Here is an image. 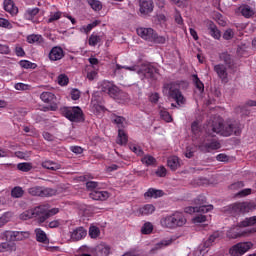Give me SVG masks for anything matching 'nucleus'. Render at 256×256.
<instances>
[{
    "label": "nucleus",
    "instance_id": "obj_1",
    "mask_svg": "<svg viewBox=\"0 0 256 256\" xmlns=\"http://www.w3.org/2000/svg\"><path fill=\"white\" fill-rule=\"evenodd\" d=\"M59 208L49 209V205H39L32 209L26 210L19 215L21 221H29V219H37L38 223H45L47 219L57 215Z\"/></svg>",
    "mask_w": 256,
    "mask_h": 256
},
{
    "label": "nucleus",
    "instance_id": "obj_2",
    "mask_svg": "<svg viewBox=\"0 0 256 256\" xmlns=\"http://www.w3.org/2000/svg\"><path fill=\"white\" fill-rule=\"evenodd\" d=\"M212 131L213 133L221 135L222 137H231V135L239 137V135H241L242 132L241 123L237 121H214L212 123Z\"/></svg>",
    "mask_w": 256,
    "mask_h": 256
},
{
    "label": "nucleus",
    "instance_id": "obj_3",
    "mask_svg": "<svg viewBox=\"0 0 256 256\" xmlns=\"http://www.w3.org/2000/svg\"><path fill=\"white\" fill-rule=\"evenodd\" d=\"M252 225H256V216H252L249 218H245L238 225L231 227L226 236L228 239H237L238 237H247V235H251V233H256V229H245V227H252Z\"/></svg>",
    "mask_w": 256,
    "mask_h": 256
},
{
    "label": "nucleus",
    "instance_id": "obj_4",
    "mask_svg": "<svg viewBox=\"0 0 256 256\" xmlns=\"http://www.w3.org/2000/svg\"><path fill=\"white\" fill-rule=\"evenodd\" d=\"M116 69H126L127 71H136L140 79H148V81L157 80V75H159V69L152 64H142L141 66H121L116 64Z\"/></svg>",
    "mask_w": 256,
    "mask_h": 256
},
{
    "label": "nucleus",
    "instance_id": "obj_5",
    "mask_svg": "<svg viewBox=\"0 0 256 256\" xmlns=\"http://www.w3.org/2000/svg\"><path fill=\"white\" fill-rule=\"evenodd\" d=\"M163 93H166L168 99H173L177 105H185L186 99L183 93L179 89V84L175 82L166 83L163 86Z\"/></svg>",
    "mask_w": 256,
    "mask_h": 256
},
{
    "label": "nucleus",
    "instance_id": "obj_6",
    "mask_svg": "<svg viewBox=\"0 0 256 256\" xmlns=\"http://www.w3.org/2000/svg\"><path fill=\"white\" fill-rule=\"evenodd\" d=\"M60 113L63 117L71 121V123H84L85 122V114L83 110L79 106L74 107H62L60 109Z\"/></svg>",
    "mask_w": 256,
    "mask_h": 256
},
{
    "label": "nucleus",
    "instance_id": "obj_7",
    "mask_svg": "<svg viewBox=\"0 0 256 256\" xmlns=\"http://www.w3.org/2000/svg\"><path fill=\"white\" fill-rule=\"evenodd\" d=\"M136 32L137 35L141 37V39H144L145 41H150V43H157L163 45L167 41V38H165L164 36H159V34H157V32L153 30V28L141 27L137 28Z\"/></svg>",
    "mask_w": 256,
    "mask_h": 256
},
{
    "label": "nucleus",
    "instance_id": "obj_8",
    "mask_svg": "<svg viewBox=\"0 0 256 256\" xmlns=\"http://www.w3.org/2000/svg\"><path fill=\"white\" fill-rule=\"evenodd\" d=\"M29 195L32 197H53L57 192L53 188L43 186H33L28 189Z\"/></svg>",
    "mask_w": 256,
    "mask_h": 256
},
{
    "label": "nucleus",
    "instance_id": "obj_9",
    "mask_svg": "<svg viewBox=\"0 0 256 256\" xmlns=\"http://www.w3.org/2000/svg\"><path fill=\"white\" fill-rule=\"evenodd\" d=\"M3 237L6 241H25V239H29L31 237V233L29 231H5L3 233Z\"/></svg>",
    "mask_w": 256,
    "mask_h": 256
},
{
    "label": "nucleus",
    "instance_id": "obj_10",
    "mask_svg": "<svg viewBox=\"0 0 256 256\" xmlns=\"http://www.w3.org/2000/svg\"><path fill=\"white\" fill-rule=\"evenodd\" d=\"M253 209V204L249 202H237L229 206V211L234 217L241 213H249Z\"/></svg>",
    "mask_w": 256,
    "mask_h": 256
},
{
    "label": "nucleus",
    "instance_id": "obj_11",
    "mask_svg": "<svg viewBox=\"0 0 256 256\" xmlns=\"http://www.w3.org/2000/svg\"><path fill=\"white\" fill-rule=\"evenodd\" d=\"M208 142L202 141L198 144V149L202 153H211V151H217L221 149V142L217 139L207 140Z\"/></svg>",
    "mask_w": 256,
    "mask_h": 256
},
{
    "label": "nucleus",
    "instance_id": "obj_12",
    "mask_svg": "<svg viewBox=\"0 0 256 256\" xmlns=\"http://www.w3.org/2000/svg\"><path fill=\"white\" fill-rule=\"evenodd\" d=\"M253 247V243L251 242H240L232 246L229 250L231 256H242L249 251Z\"/></svg>",
    "mask_w": 256,
    "mask_h": 256
},
{
    "label": "nucleus",
    "instance_id": "obj_13",
    "mask_svg": "<svg viewBox=\"0 0 256 256\" xmlns=\"http://www.w3.org/2000/svg\"><path fill=\"white\" fill-rule=\"evenodd\" d=\"M89 253H92L94 256H109L111 255V246L109 244L101 242L93 248L87 250Z\"/></svg>",
    "mask_w": 256,
    "mask_h": 256
},
{
    "label": "nucleus",
    "instance_id": "obj_14",
    "mask_svg": "<svg viewBox=\"0 0 256 256\" xmlns=\"http://www.w3.org/2000/svg\"><path fill=\"white\" fill-rule=\"evenodd\" d=\"M40 99L41 101H43V103H48L50 105V111H57L58 107L57 103H55V101H57V97H55V94H53V92H43L40 95Z\"/></svg>",
    "mask_w": 256,
    "mask_h": 256
},
{
    "label": "nucleus",
    "instance_id": "obj_15",
    "mask_svg": "<svg viewBox=\"0 0 256 256\" xmlns=\"http://www.w3.org/2000/svg\"><path fill=\"white\" fill-rule=\"evenodd\" d=\"M108 95L112 99H115V101H125V99H127V93L119 89L115 84L110 88Z\"/></svg>",
    "mask_w": 256,
    "mask_h": 256
},
{
    "label": "nucleus",
    "instance_id": "obj_16",
    "mask_svg": "<svg viewBox=\"0 0 256 256\" xmlns=\"http://www.w3.org/2000/svg\"><path fill=\"white\" fill-rule=\"evenodd\" d=\"M139 7L142 15H149V13H153L155 5L153 0H139Z\"/></svg>",
    "mask_w": 256,
    "mask_h": 256
},
{
    "label": "nucleus",
    "instance_id": "obj_17",
    "mask_svg": "<svg viewBox=\"0 0 256 256\" xmlns=\"http://www.w3.org/2000/svg\"><path fill=\"white\" fill-rule=\"evenodd\" d=\"M50 61H61L65 57V51L60 46H54L48 55Z\"/></svg>",
    "mask_w": 256,
    "mask_h": 256
},
{
    "label": "nucleus",
    "instance_id": "obj_18",
    "mask_svg": "<svg viewBox=\"0 0 256 256\" xmlns=\"http://www.w3.org/2000/svg\"><path fill=\"white\" fill-rule=\"evenodd\" d=\"M185 213H209V211H213V205L210 206H189L184 209Z\"/></svg>",
    "mask_w": 256,
    "mask_h": 256
},
{
    "label": "nucleus",
    "instance_id": "obj_19",
    "mask_svg": "<svg viewBox=\"0 0 256 256\" xmlns=\"http://www.w3.org/2000/svg\"><path fill=\"white\" fill-rule=\"evenodd\" d=\"M109 197H111V194L108 191L93 190L90 193V198L94 201H107Z\"/></svg>",
    "mask_w": 256,
    "mask_h": 256
},
{
    "label": "nucleus",
    "instance_id": "obj_20",
    "mask_svg": "<svg viewBox=\"0 0 256 256\" xmlns=\"http://www.w3.org/2000/svg\"><path fill=\"white\" fill-rule=\"evenodd\" d=\"M160 225L166 229H177L173 214L162 217L160 220Z\"/></svg>",
    "mask_w": 256,
    "mask_h": 256
},
{
    "label": "nucleus",
    "instance_id": "obj_21",
    "mask_svg": "<svg viewBox=\"0 0 256 256\" xmlns=\"http://www.w3.org/2000/svg\"><path fill=\"white\" fill-rule=\"evenodd\" d=\"M214 71L218 75L219 79L223 82H227V67L223 64L214 65Z\"/></svg>",
    "mask_w": 256,
    "mask_h": 256
},
{
    "label": "nucleus",
    "instance_id": "obj_22",
    "mask_svg": "<svg viewBox=\"0 0 256 256\" xmlns=\"http://www.w3.org/2000/svg\"><path fill=\"white\" fill-rule=\"evenodd\" d=\"M3 6L4 10L12 16L19 13V8L15 5L13 0H4Z\"/></svg>",
    "mask_w": 256,
    "mask_h": 256
},
{
    "label": "nucleus",
    "instance_id": "obj_23",
    "mask_svg": "<svg viewBox=\"0 0 256 256\" xmlns=\"http://www.w3.org/2000/svg\"><path fill=\"white\" fill-rule=\"evenodd\" d=\"M87 237V231L83 227H78L74 229L71 233L72 241H81Z\"/></svg>",
    "mask_w": 256,
    "mask_h": 256
},
{
    "label": "nucleus",
    "instance_id": "obj_24",
    "mask_svg": "<svg viewBox=\"0 0 256 256\" xmlns=\"http://www.w3.org/2000/svg\"><path fill=\"white\" fill-rule=\"evenodd\" d=\"M208 31L209 35L213 37V39H221V31L219 30V28H217V25H215L213 21L208 22Z\"/></svg>",
    "mask_w": 256,
    "mask_h": 256
},
{
    "label": "nucleus",
    "instance_id": "obj_25",
    "mask_svg": "<svg viewBox=\"0 0 256 256\" xmlns=\"http://www.w3.org/2000/svg\"><path fill=\"white\" fill-rule=\"evenodd\" d=\"M172 216L174 217V223L177 227H183V225H185V223H187V218H185V214H183V212H175L172 214Z\"/></svg>",
    "mask_w": 256,
    "mask_h": 256
},
{
    "label": "nucleus",
    "instance_id": "obj_26",
    "mask_svg": "<svg viewBox=\"0 0 256 256\" xmlns=\"http://www.w3.org/2000/svg\"><path fill=\"white\" fill-rule=\"evenodd\" d=\"M27 43L31 45H43L45 43V38L41 34H31L27 36Z\"/></svg>",
    "mask_w": 256,
    "mask_h": 256
},
{
    "label": "nucleus",
    "instance_id": "obj_27",
    "mask_svg": "<svg viewBox=\"0 0 256 256\" xmlns=\"http://www.w3.org/2000/svg\"><path fill=\"white\" fill-rule=\"evenodd\" d=\"M165 192L163 190H157L155 188H149L146 193H144V197H148L150 199H159V197H163Z\"/></svg>",
    "mask_w": 256,
    "mask_h": 256
},
{
    "label": "nucleus",
    "instance_id": "obj_28",
    "mask_svg": "<svg viewBox=\"0 0 256 256\" xmlns=\"http://www.w3.org/2000/svg\"><path fill=\"white\" fill-rule=\"evenodd\" d=\"M34 233L36 235V241H38V243H44V244L49 243V238L47 237V233H45L43 229L36 228L34 230Z\"/></svg>",
    "mask_w": 256,
    "mask_h": 256
},
{
    "label": "nucleus",
    "instance_id": "obj_29",
    "mask_svg": "<svg viewBox=\"0 0 256 256\" xmlns=\"http://www.w3.org/2000/svg\"><path fill=\"white\" fill-rule=\"evenodd\" d=\"M167 165L171 171H175L181 167V159H179L177 156H171L167 160Z\"/></svg>",
    "mask_w": 256,
    "mask_h": 256
},
{
    "label": "nucleus",
    "instance_id": "obj_30",
    "mask_svg": "<svg viewBox=\"0 0 256 256\" xmlns=\"http://www.w3.org/2000/svg\"><path fill=\"white\" fill-rule=\"evenodd\" d=\"M7 242L0 243V253L7 251H16L17 245L13 241L6 240Z\"/></svg>",
    "mask_w": 256,
    "mask_h": 256
},
{
    "label": "nucleus",
    "instance_id": "obj_31",
    "mask_svg": "<svg viewBox=\"0 0 256 256\" xmlns=\"http://www.w3.org/2000/svg\"><path fill=\"white\" fill-rule=\"evenodd\" d=\"M43 169H49L50 171H59L61 169V164L51 161V160H45L42 162Z\"/></svg>",
    "mask_w": 256,
    "mask_h": 256
},
{
    "label": "nucleus",
    "instance_id": "obj_32",
    "mask_svg": "<svg viewBox=\"0 0 256 256\" xmlns=\"http://www.w3.org/2000/svg\"><path fill=\"white\" fill-rule=\"evenodd\" d=\"M39 11L40 10L37 7L28 8L24 13V19H26V21H33V19L39 15Z\"/></svg>",
    "mask_w": 256,
    "mask_h": 256
},
{
    "label": "nucleus",
    "instance_id": "obj_33",
    "mask_svg": "<svg viewBox=\"0 0 256 256\" xmlns=\"http://www.w3.org/2000/svg\"><path fill=\"white\" fill-rule=\"evenodd\" d=\"M139 215H153L155 213V207L153 204H146L138 209Z\"/></svg>",
    "mask_w": 256,
    "mask_h": 256
},
{
    "label": "nucleus",
    "instance_id": "obj_34",
    "mask_svg": "<svg viewBox=\"0 0 256 256\" xmlns=\"http://www.w3.org/2000/svg\"><path fill=\"white\" fill-rule=\"evenodd\" d=\"M239 10L241 12V15L243 17H245L246 19H251V17H253V15H255V11L248 5H244V6L240 7Z\"/></svg>",
    "mask_w": 256,
    "mask_h": 256
},
{
    "label": "nucleus",
    "instance_id": "obj_35",
    "mask_svg": "<svg viewBox=\"0 0 256 256\" xmlns=\"http://www.w3.org/2000/svg\"><path fill=\"white\" fill-rule=\"evenodd\" d=\"M115 84L111 81L108 80H103L99 83L98 89L102 91V93H107L110 91V89L114 86Z\"/></svg>",
    "mask_w": 256,
    "mask_h": 256
},
{
    "label": "nucleus",
    "instance_id": "obj_36",
    "mask_svg": "<svg viewBox=\"0 0 256 256\" xmlns=\"http://www.w3.org/2000/svg\"><path fill=\"white\" fill-rule=\"evenodd\" d=\"M219 237H221V234L219 232H214L212 235L209 236L207 241L204 242V248L209 249V247H211V245H213V243H215L216 240L219 239Z\"/></svg>",
    "mask_w": 256,
    "mask_h": 256
},
{
    "label": "nucleus",
    "instance_id": "obj_37",
    "mask_svg": "<svg viewBox=\"0 0 256 256\" xmlns=\"http://www.w3.org/2000/svg\"><path fill=\"white\" fill-rule=\"evenodd\" d=\"M220 61H223L227 67H233V57L229 53L223 52L219 55Z\"/></svg>",
    "mask_w": 256,
    "mask_h": 256
},
{
    "label": "nucleus",
    "instance_id": "obj_38",
    "mask_svg": "<svg viewBox=\"0 0 256 256\" xmlns=\"http://www.w3.org/2000/svg\"><path fill=\"white\" fill-rule=\"evenodd\" d=\"M127 141H129V137L127 136V133H125V130L119 129L118 139H117L118 145H127Z\"/></svg>",
    "mask_w": 256,
    "mask_h": 256
},
{
    "label": "nucleus",
    "instance_id": "obj_39",
    "mask_svg": "<svg viewBox=\"0 0 256 256\" xmlns=\"http://www.w3.org/2000/svg\"><path fill=\"white\" fill-rule=\"evenodd\" d=\"M192 81L196 89H198L200 93H203V91H205V84H203V82L201 81V79H199V76L197 74L192 75Z\"/></svg>",
    "mask_w": 256,
    "mask_h": 256
},
{
    "label": "nucleus",
    "instance_id": "obj_40",
    "mask_svg": "<svg viewBox=\"0 0 256 256\" xmlns=\"http://www.w3.org/2000/svg\"><path fill=\"white\" fill-rule=\"evenodd\" d=\"M25 195V191L20 186H16L11 190V197L14 199H21Z\"/></svg>",
    "mask_w": 256,
    "mask_h": 256
},
{
    "label": "nucleus",
    "instance_id": "obj_41",
    "mask_svg": "<svg viewBox=\"0 0 256 256\" xmlns=\"http://www.w3.org/2000/svg\"><path fill=\"white\" fill-rule=\"evenodd\" d=\"M33 169V164L29 162H22L17 164V170L23 171V173H29Z\"/></svg>",
    "mask_w": 256,
    "mask_h": 256
},
{
    "label": "nucleus",
    "instance_id": "obj_42",
    "mask_svg": "<svg viewBox=\"0 0 256 256\" xmlns=\"http://www.w3.org/2000/svg\"><path fill=\"white\" fill-rule=\"evenodd\" d=\"M87 3L93 11H101L103 9V3L99 0H87Z\"/></svg>",
    "mask_w": 256,
    "mask_h": 256
},
{
    "label": "nucleus",
    "instance_id": "obj_43",
    "mask_svg": "<svg viewBox=\"0 0 256 256\" xmlns=\"http://www.w3.org/2000/svg\"><path fill=\"white\" fill-rule=\"evenodd\" d=\"M13 219V212H5L0 217V227H3V225H6V223H9Z\"/></svg>",
    "mask_w": 256,
    "mask_h": 256
},
{
    "label": "nucleus",
    "instance_id": "obj_44",
    "mask_svg": "<svg viewBox=\"0 0 256 256\" xmlns=\"http://www.w3.org/2000/svg\"><path fill=\"white\" fill-rule=\"evenodd\" d=\"M129 149L132 151V153H135V155H137L138 157H143L144 155V151L141 148V146L137 145V144H129Z\"/></svg>",
    "mask_w": 256,
    "mask_h": 256
},
{
    "label": "nucleus",
    "instance_id": "obj_45",
    "mask_svg": "<svg viewBox=\"0 0 256 256\" xmlns=\"http://www.w3.org/2000/svg\"><path fill=\"white\" fill-rule=\"evenodd\" d=\"M142 235H151L153 233V224L151 222H145L141 228Z\"/></svg>",
    "mask_w": 256,
    "mask_h": 256
},
{
    "label": "nucleus",
    "instance_id": "obj_46",
    "mask_svg": "<svg viewBox=\"0 0 256 256\" xmlns=\"http://www.w3.org/2000/svg\"><path fill=\"white\" fill-rule=\"evenodd\" d=\"M160 117L163 119V121H166V123H171V121H173V117L165 108L160 109Z\"/></svg>",
    "mask_w": 256,
    "mask_h": 256
},
{
    "label": "nucleus",
    "instance_id": "obj_47",
    "mask_svg": "<svg viewBox=\"0 0 256 256\" xmlns=\"http://www.w3.org/2000/svg\"><path fill=\"white\" fill-rule=\"evenodd\" d=\"M19 65H20V67H22V69H36L37 68V64H35L29 60H20Z\"/></svg>",
    "mask_w": 256,
    "mask_h": 256
},
{
    "label": "nucleus",
    "instance_id": "obj_48",
    "mask_svg": "<svg viewBox=\"0 0 256 256\" xmlns=\"http://www.w3.org/2000/svg\"><path fill=\"white\" fill-rule=\"evenodd\" d=\"M99 235H101V230L99 229V227L90 226L89 237H91V239H97V237H99Z\"/></svg>",
    "mask_w": 256,
    "mask_h": 256
},
{
    "label": "nucleus",
    "instance_id": "obj_49",
    "mask_svg": "<svg viewBox=\"0 0 256 256\" xmlns=\"http://www.w3.org/2000/svg\"><path fill=\"white\" fill-rule=\"evenodd\" d=\"M207 198L205 197V195H199L195 200H194V204L195 205H199V207H209L210 205H207Z\"/></svg>",
    "mask_w": 256,
    "mask_h": 256
},
{
    "label": "nucleus",
    "instance_id": "obj_50",
    "mask_svg": "<svg viewBox=\"0 0 256 256\" xmlns=\"http://www.w3.org/2000/svg\"><path fill=\"white\" fill-rule=\"evenodd\" d=\"M63 16V13L61 11H57V12H51L49 19L47 20V23H53L55 21H59V19H61V17Z\"/></svg>",
    "mask_w": 256,
    "mask_h": 256
},
{
    "label": "nucleus",
    "instance_id": "obj_51",
    "mask_svg": "<svg viewBox=\"0 0 256 256\" xmlns=\"http://www.w3.org/2000/svg\"><path fill=\"white\" fill-rule=\"evenodd\" d=\"M100 42H101V37L95 34H91L88 39V45H90V47H95Z\"/></svg>",
    "mask_w": 256,
    "mask_h": 256
},
{
    "label": "nucleus",
    "instance_id": "obj_52",
    "mask_svg": "<svg viewBox=\"0 0 256 256\" xmlns=\"http://www.w3.org/2000/svg\"><path fill=\"white\" fill-rule=\"evenodd\" d=\"M58 85H60L61 87L69 85V77L66 74H60L58 76Z\"/></svg>",
    "mask_w": 256,
    "mask_h": 256
},
{
    "label": "nucleus",
    "instance_id": "obj_53",
    "mask_svg": "<svg viewBox=\"0 0 256 256\" xmlns=\"http://www.w3.org/2000/svg\"><path fill=\"white\" fill-rule=\"evenodd\" d=\"M191 131H192L193 135H195L196 137H199V135L201 133V127L199 126V122L194 121L192 123Z\"/></svg>",
    "mask_w": 256,
    "mask_h": 256
},
{
    "label": "nucleus",
    "instance_id": "obj_54",
    "mask_svg": "<svg viewBox=\"0 0 256 256\" xmlns=\"http://www.w3.org/2000/svg\"><path fill=\"white\" fill-rule=\"evenodd\" d=\"M155 158L151 155H146L142 158V163H144V165H155Z\"/></svg>",
    "mask_w": 256,
    "mask_h": 256
},
{
    "label": "nucleus",
    "instance_id": "obj_55",
    "mask_svg": "<svg viewBox=\"0 0 256 256\" xmlns=\"http://www.w3.org/2000/svg\"><path fill=\"white\" fill-rule=\"evenodd\" d=\"M245 187V183L243 181H238L230 185L229 189L231 191H239V189H243Z\"/></svg>",
    "mask_w": 256,
    "mask_h": 256
},
{
    "label": "nucleus",
    "instance_id": "obj_56",
    "mask_svg": "<svg viewBox=\"0 0 256 256\" xmlns=\"http://www.w3.org/2000/svg\"><path fill=\"white\" fill-rule=\"evenodd\" d=\"M251 193H252L251 188H245V189L238 191L235 194V197H247V195H251Z\"/></svg>",
    "mask_w": 256,
    "mask_h": 256
},
{
    "label": "nucleus",
    "instance_id": "obj_57",
    "mask_svg": "<svg viewBox=\"0 0 256 256\" xmlns=\"http://www.w3.org/2000/svg\"><path fill=\"white\" fill-rule=\"evenodd\" d=\"M99 23H101L99 20H95L94 22L85 26L84 27L85 33H91V30L95 29V27H97V25H99Z\"/></svg>",
    "mask_w": 256,
    "mask_h": 256
},
{
    "label": "nucleus",
    "instance_id": "obj_58",
    "mask_svg": "<svg viewBox=\"0 0 256 256\" xmlns=\"http://www.w3.org/2000/svg\"><path fill=\"white\" fill-rule=\"evenodd\" d=\"M155 174L157 175V177H166L167 176V168H165V166H160L155 171Z\"/></svg>",
    "mask_w": 256,
    "mask_h": 256
},
{
    "label": "nucleus",
    "instance_id": "obj_59",
    "mask_svg": "<svg viewBox=\"0 0 256 256\" xmlns=\"http://www.w3.org/2000/svg\"><path fill=\"white\" fill-rule=\"evenodd\" d=\"M234 36L235 32H233V29H227L223 34V39H225V41H230Z\"/></svg>",
    "mask_w": 256,
    "mask_h": 256
},
{
    "label": "nucleus",
    "instance_id": "obj_60",
    "mask_svg": "<svg viewBox=\"0 0 256 256\" xmlns=\"http://www.w3.org/2000/svg\"><path fill=\"white\" fill-rule=\"evenodd\" d=\"M0 27H4V29H11L13 25H11V22L5 18H0Z\"/></svg>",
    "mask_w": 256,
    "mask_h": 256
},
{
    "label": "nucleus",
    "instance_id": "obj_61",
    "mask_svg": "<svg viewBox=\"0 0 256 256\" xmlns=\"http://www.w3.org/2000/svg\"><path fill=\"white\" fill-rule=\"evenodd\" d=\"M171 243V240H162L156 244L155 249H163V247H168V245H171Z\"/></svg>",
    "mask_w": 256,
    "mask_h": 256
},
{
    "label": "nucleus",
    "instance_id": "obj_62",
    "mask_svg": "<svg viewBox=\"0 0 256 256\" xmlns=\"http://www.w3.org/2000/svg\"><path fill=\"white\" fill-rule=\"evenodd\" d=\"M15 54L17 57H25V50L23 49V47L17 45L15 47Z\"/></svg>",
    "mask_w": 256,
    "mask_h": 256
},
{
    "label": "nucleus",
    "instance_id": "obj_63",
    "mask_svg": "<svg viewBox=\"0 0 256 256\" xmlns=\"http://www.w3.org/2000/svg\"><path fill=\"white\" fill-rule=\"evenodd\" d=\"M149 101H150V103H154V104L159 103V93H157V92L152 93L149 96Z\"/></svg>",
    "mask_w": 256,
    "mask_h": 256
},
{
    "label": "nucleus",
    "instance_id": "obj_64",
    "mask_svg": "<svg viewBox=\"0 0 256 256\" xmlns=\"http://www.w3.org/2000/svg\"><path fill=\"white\" fill-rule=\"evenodd\" d=\"M114 123L118 125L119 129H121V127H123V123H125V118L121 116H116L114 119Z\"/></svg>",
    "mask_w": 256,
    "mask_h": 256
}]
</instances>
